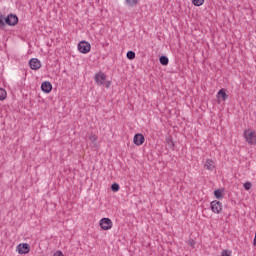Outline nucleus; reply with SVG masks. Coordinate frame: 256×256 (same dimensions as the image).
<instances>
[{"label": "nucleus", "instance_id": "nucleus-1", "mask_svg": "<svg viewBox=\"0 0 256 256\" xmlns=\"http://www.w3.org/2000/svg\"><path fill=\"white\" fill-rule=\"evenodd\" d=\"M244 139L248 145H256V132L255 130H245Z\"/></svg>", "mask_w": 256, "mask_h": 256}, {"label": "nucleus", "instance_id": "nucleus-2", "mask_svg": "<svg viewBox=\"0 0 256 256\" xmlns=\"http://www.w3.org/2000/svg\"><path fill=\"white\" fill-rule=\"evenodd\" d=\"M99 225L103 231H109V229L113 228V221H111L109 218H102Z\"/></svg>", "mask_w": 256, "mask_h": 256}, {"label": "nucleus", "instance_id": "nucleus-3", "mask_svg": "<svg viewBox=\"0 0 256 256\" xmlns=\"http://www.w3.org/2000/svg\"><path fill=\"white\" fill-rule=\"evenodd\" d=\"M78 51L80 53H83L84 55H87V53H89V51H91V44L87 41H81L78 44Z\"/></svg>", "mask_w": 256, "mask_h": 256}, {"label": "nucleus", "instance_id": "nucleus-4", "mask_svg": "<svg viewBox=\"0 0 256 256\" xmlns=\"http://www.w3.org/2000/svg\"><path fill=\"white\" fill-rule=\"evenodd\" d=\"M212 213L219 215L223 211V204L217 200H214L210 203Z\"/></svg>", "mask_w": 256, "mask_h": 256}, {"label": "nucleus", "instance_id": "nucleus-5", "mask_svg": "<svg viewBox=\"0 0 256 256\" xmlns=\"http://www.w3.org/2000/svg\"><path fill=\"white\" fill-rule=\"evenodd\" d=\"M5 23H6V25H9V27H15V25H17V23H19V17H17V15H15V14H9L5 18Z\"/></svg>", "mask_w": 256, "mask_h": 256}, {"label": "nucleus", "instance_id": "nucleus-6", "mask_svg": "<svg viewBox=\"0 0 256 256\" xmlns=\"http://www.w3.org/2000/svg\"><path fill=\"white\" fill-rule=\"evenodd\" d=\"M17 251L19 255H27L31 251V246L27 243H22L17 246Z\"/></svg>", "mask_w": 256, "mask_h": 256}, {"label": "nucleus", "instance_id": "nucleus-7", "mask_svg": "<svg viewBox=\"0 0 256 256\" xmlns=\"http://www.w3.org/2000/svg\"><path fill=\"white\" fill-rule=\"evenodd\" d=\"M94 81H96L97 85H104L105 81H107V75L103 72H99L95 74Z\"/></svg>", "mask_w": 256, "mask_h": 256}, {"label": "nucleus", "instance_id": "nucleus-8", "mask_svg": "<svg viewBox=\"0 0 256 256\" xmlns=\"http://www.w3.org/2000/svg\"><path fill=\"white\" fill-rule=\"evenodd\" d=\"M133 143H134V145H137L138 147L143 145L145 143V136H143V134H141V133L135 134V136L133 138Z\"/></svg>", "mask_w": 256, "mask_h": 256}, {"label": "nucleus", "instance_id": "nucleus-9", "mask_svg": "<svg viewBox=\"0 0 256 256\" xmlns=\"http://www.w3.org/2000/svg\"><path fill=\"white\" fill-rule=\"evenodd\" d=\"M41 90L43 93H49L50 91H53V85L49 81H45L41 85Z\"/></svg>", "mask_w": 256, "mask_h": 256}, {"label": "nucleus", "instance_id": "nucleus-10", "mask_svg": "<svg viewBox=\"0 0 256 256\" xmlns=\"http://www.w3.org/2000/svg\"><path fill=\"white\" fill-rule=\"evenodd\" d=\"M204 168L207 169V171H213L215 169V161L207 159L204 163Z\"/></svg>", "mask_w": 256, "mask_h": 256}, {"label": "nucleus", "instance_id": "nucleus-11", "mask_svg": "<svg viewBox=\"0 0 256 256\" xmlns=\"http://www.w3.org/2000/svg\"><path fill=\"white\" fill-rule=\"evenodd\" d=\"M41 61L37 58H33V70L37 71V69H41Z\"/></svg>", "mask_w": 256, "mask_h": 256}, {"label": "nucleus", "instance_id": "nucleus-12", "mask_svg": "<svg viewBox=\"0 0 256 256\" xmlns=\"http://www.w3.org/2000/svg\"><path fill=\"white\" fill-rule=\"evenodd\" d=\"M217 97H222L223 101H227V93L225 92V89H220L217 93Z\"/></svg>", "mask_w": 256, "mask_h": 256}, {"label": "nucleus", "instance_id": "nucleus-13", "mask_svg": "<svg viewBox=\"0 0 256 256\" xmlns=\"http://www.w3.org/2000/svg\"><path fill=\"white\" fill-rule=\"evenodd\" d=\"M214 197H216V199H223V190L221 189L215 190Z\"/></svg>", "mask_w": 256, "mask_h": 256}, {"label": "nucleus", "instance_id": "nucleus-14", "mask_svg": "<svg viewBox=\"0 0 256 256\" xmlns=\"http://www.w3.org/2000/svg\"><path fill=\"white\" fill-rule=\"evenodd\" d=\"M7 99V91L5 89L0 88V101H5Z\"/></svg>", "mask_w": 256, "mask_h": 256}, {"label": "nucleus", "instance_id": "nucleus-15", "mask_svg": "<svg viewBox=\"0 0 256 256\" xmlns=\"http://www.w3.org/2000/svg\"><path fill=\"white\" fill-rule=\"evenodd\" d=\"M159 61L161 65H169V58L167 56H161Z\"/></svg>", "mask_w": 256, "mask_h": 256}, {"label": "nucleus", "instance_id": "nucleus-16", "mask_svg": "<svg viewBox=\"0 0 256 256\" xmlns=\"http://www.w3.org/2000/svg\"><path fill=\"white\" fill-rule=\"evenodd\" d=\"M5 19L6 17L0 13V29H3V27H5Z\"/></svg>", "mask_w": 256, "mask_h": 256}, {"label": "nucleus", "instance_id": "nucleus-17", "mask_svg": "<svg viewBox=\"0 0 256 256\" xmlns=\"http://www.w3.org/2000/svg\"><path fill=\"white\" fill-rule=\"evenodd\" d=\"M126 4L129 5V7H135V5H137V3H139V0H125Z\"/></svg>", "mask_w": 256, "mask_h": 256}, {"label": "nucleus", "instance_id": "nucleus-18", "mask_svg": "<svg viewBox=\"0 0 256 256\" xmlns=\"http://www.w3.org/2000/svg\"><path fill=\"white\" fill-rule=\"evenodd\" d=\"M192 3L195 5V7H201V5L205 3V0H192Z\"/></svg>", "mask_w": 256, "mask_h": 256}, {"label": "nucleus", "instance_id": "nucleus-19", "mask_svg": "<svg viewBox=\"0 0 256 256\" xmlns=\"http://www.w3.org/2000/svg\"><path fill=\"white\" fill-rule=\"evenodd\" d=\"M127 59L133 60L135 59V52L134 51H128L126 54Z\"/></svg>", "mask_w": 256, "mask_h": 256}, {"label": "nucleus", "instance_id": "nucleus-20", "mask_svg": "<svg viewBox=\"0 0 256 256\" xmlns=\"http://www.w3.org/2000/svg\"><path fill=\"white\" fill-rule=\"evenodd\" d=\"M111 189H112V191H114V193H117V191H119V189H120V186H119V184L114 183L111 185Z\"/></svg>", "mask_w": 256, "mask_h": 256}, {"label": "nucleus", "instance_id": "nucleus-21", "mask_svg": "<svg viewBox=\"0 0 256 256\" xmlns=\"http://www.w3.org/2000/svg\"><path fill=\"white\" fill-rule=\"evenodd\" d=\"M251 187H253V184H251V182H245L244 183V189L246 191H249L251 189Z\"/></svg>", "mask_w": 256, "mask_h": 256}, {"label": "nucleus", "instance_id": "nucleus-22", "mask_svg": "<svg viewBox=\"0 0 256 256\" xmlns=\"http://www.w3.org/2000/svg\"><path fill=\"white\" fill-rule=\"evenodd\" d=\"M89 139H90L91 143H95L97 141V135L91 134L89 136Z\"/></svg>", "mask_w": 256, "mask_h": 256}, {"label": "nucleus", "instance_id": "nucleus-23", "mask_svg": "<svg viewBox=\"0 0 256 256\" xmlns=\"http://www.w3.org/2000/svg\"><path fill=\"white\" fill-rule=\"evenodd\" d=\"M222 256H231V252H229L227 250H223L222 251Z\"/></svg>", "mask_w": 256, "mask_h": 256}, {"label": "nucleus", "instance_id": "nucleus-24", "mask_svg": "<svg viewBox=\"0 0 256 256\" xmlns=\"http://www.w3.org/2000/svg\"><path fill=\"white\" fill-rule=\"evenodd\" d=\"M53 256H65L62 251H56Z\"/></svg>", "mask_w": 256, "mask_h": 256}, {"label": "nucleus", "instance_id": "nucleus-25", "mask_svg": "<svg viewBox=\"0 0 256 256\" xmlns=\"http://www.w3.org/2000/svg\"><path fill=\"white\" fill-rule=\"evenodd\" d=\"M29 67L30 69H33V58L29 60Z\"/></svg>", "mask_w": 256, "mask_h": 256}, {"label": "nucleus", "instance_id": "nucleus-26", "mask_svg": "<svg viewBox=\"0 0 256 256\" xmlns=\"http://www.w3.org/2000/svg\"><path fill=\"white\" fill-rule=\"evenodd\" d=\"M189 245H191L192 247H195V241L189 240Z\"/></svg>", "mask_w": 256, "mask_h": 256}, {"label": "nucleus", "instance_id": "nucleus-27", "mask_svg": "<svg viewBox=\"0 0 256 256\" xmlns=\"http://www.w3.org/2000/svg\"><path fill=\"white\" fill-rule=\"evenodd\" d=\"M110 86H111V83L108 82V83L106 84V87L109 88Z\"/></svg>", "mask_w": 256, "mask_h": 256}, {"label": "nucleus", "instance_id": "nucleus-28", "mask_svg": "<svg viewBox=\"0 0 256 256\" xmlns=\"http://www.w3.org/2000/svg\"><path fill=\"white\" fill-rule=\"evenodd\" d=\"M171 145L173 146V141H171Z\"/></svg>", "mask_w": 256, "mask_h": 256}]
</instances>
